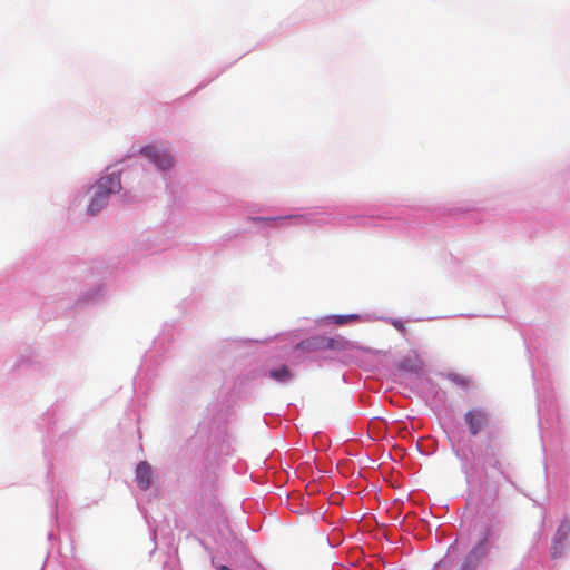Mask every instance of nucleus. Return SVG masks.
Returning a JSON list of instances; mask_svg holds the SVG:
<instances>
[{"label":"nucleus","instance_id":"1","mask_svg":"<svg viewBox=\"0 0 570 570\" xmlns=\"http://www.w3.org/2000/svg\"><path fill=\"white\" fill-rule=\"evenodd\" d=\"M346 342L342 338H333L325 336L312 337L307 341L297 344V348L306 351H318V350H343Z\"/></svg>","mask_w":570,"mask_h":570},{"label":"nucleus","instance_id":"5","mask_svg":"<svg viewBox=\"0 0 570 570\" xmlns=\"http://www.w3.org/2000/svg\"><path fill=\"white\" fill-rule=\"evenodd\" d=\"M151 470L147 462H140L136 469V480L138 485L146 490L150 485Z\"/></svg>","mask_w":570,"mask_h":570},{"label":"nucleus","instance_id":"11","mask_svg":"<svg viewBox=\"0 0 570 570\" xmlns=\"http://www.w3.org/2000/svg\"><path fill=\"white\" fill-rule=\"evenodd\" d=\"M452 381H454L455 383L462 384V385L468 384V381L465 379H461L458 375L453 376Z\"/></svg>","mask_w":570,"mask_h":570},{"label":"nucleus","instance_id":"8","mask_svg":"<svg viewBox=\"0 0 570 570\" xmlns=\"http://www.w3.org/2000/svg\"><path fill=\"white\" fill-rule=\"evenodd\" d=\"M360 315L358 314H348V315H333L330 317V320L336 324V325H345L347 323H351V322H356V321H360Z\"/></svg>","mask_w":570,"mask_h":570},{"label":"nucleus","instance_id":"2","mask_svg":"<svg viewBox=\"0 0 570 570\" xmlns=\"http://www.w3.org/2000/svg\"><path fill=\"white\" fill-rule=\"evenodd\" d=\"M141 154L159 169L167 170L174 166V157L164 148L149 145L141 149Z\"/></svg>","mask_w":570,"mask_h":570},{"label":"nucleus","instance_id":"10","mask_svg":"<svg viewBox=\"0 0 570 570\" xmlns=\"http://www.w3.org/2000/svg\"><path fill=\"white\" fill-rule=\"evenodd\" d=\"M392 325H393L396 330L401 331L402 333H404V332H405V326H404V324H403L401 321H396V320H394V321L392 322Z\"/></svg>","mask_w":570,"mask_h":570},{"label":"nucleus","instance_id":"6","mask_svg":"<svg viewBox=\"0 0 570 570\" xmlns=\"http://www.w3.org/2000/svg\"><path fill=\"white\" fill-rule=\"evenodd\" d=\"M107 202H108V197H106L105 195H102L96 190L95 196L91 199V203L89 204V207H88L89 213L91 215H96L107 205Z\"/></svg>","mask_w":570,"mask_h":570},{"label":"nucleus","instance_id":"3","mask_svg":"<svg viewBox=\"0 0 570 570\" xmlns=\"http://www.w3.org/2000/svg\"><path fill=\"white\" fill-rule=\"evenodd\" d=\"M464 420L472 435L481 432L489 422L488 414L481 409L469 410L464 415Z\"/></svg>","mask_w":570,"mask_h":570},{"label":"nucleus","instance_id":"4","mask_svg":"<svg viewBox=\"0 0 570 570\" xmlns=\"http://www.w3.org/2000/svg\"><path fill=\"white\" fill-rule=\"evenodd\" d=\"M121 189L120 176L118 174H110L101 177L97 185L96 190L109 197L110 194L118 193Z\"/></svg>","mask_w":570,"mask_h":570},{"label":"nucleus","instance_id":"7","mask_svg":"<svg viewBox=\"0 0 570 570\" xmlns=\"http://www.w3.org/2000/svg\"><path fill=\"white\" fill-rule=\"evenodd\" d=\"M269 376L277 382L285 383L293 377V373L288 366L283 365L278 370L269 371Z\"/></svg>","mask_w":570,"mask_h":570},{"label":"nucleus","instance_id":"9","mask_svg":"<svg viewBox=\"0 0 570 570\" xmlns=\"http://www.w3.org/2000/svg\"><path fill=\"white\" fill-rule=\"evenodd\" d=\"M301 218H302V216H299V215H291V216L271 217V218L258 217V218H254V220H259V222H282V220H287V219H301Z\"/></svg>","mask_w":570,"mask_h":570}]
</instances>
